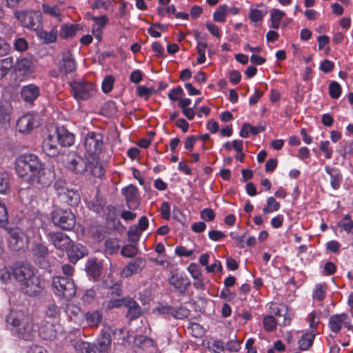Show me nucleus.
Here are the masks:
<instances>
[{
  "mask_svg": "<svg viewBox=\"0 0 353 353\" xmlns=\"http://www.w3.org/2000/svg\"><path fill=\"white\" fill-rule=\"evenodd\" d=\"M169 284L180 294H185L188 288L190 285V281L184 274L176 273L168 279Z\"/></svg>",
  "mask_w": 353,
  "mask_h": 353,
  "instance_id": "2eb2a0df",
  "label": "nucleus"
},
{
  "mask_svg": "<svg viewBox=\"0 0 353 353\" xmlns=\"http://www.w3.org/2000/svg\"><path fill=\"white\" fill-rule=\"evenodd\" d=\"M16 174L26 179L37 188L48 187L54 181L55 173L39 157L32 153L21 154L14 161Z\"/></svg>",
  "mask_w": 353,
  "mask_h": 353,
  "instance_id": "f257e3e1",
  "label": "nucleus"
},
{
  "mask_svg": "<svg viewBox=\"0 0 353 353\" xmlns=\"http://www.w3.org/2000/svg\"><path fill=\"white\" fill-rule=\"evenodd\" d=\"M28 44L27 41L23 38L19 37L14 42V48L19 52H23L28 49Z\"/></svg>",
  "mask_w": 353,
  "mask_h": 353,
  "instance_id": "0e129e2a",
  "label": "nucleus"
},
{
  "mask_svg": "<svg viewBox=\"0 0 353 353\" xmlns=\"http://www.w3.org/2000/svg\"><path fill=\"white\" fill-rule=\"evenodd\" d=\"M184 94L183 90L181 86L172 88L168 93V98L173 101H179Z\"/></svg>",
  "mask_w": 353,
  "mask_h": 353,
  "instance_id": "4d7b16f0",
  "label": "nucleus"
},
{
  "mask_svg": "<svg viewBox=\"0 0 353 353\" xmlns=\"http://www.w3.org/2000/svg\"><path fill=\"white\" fill-rule=\"evenodd\" d=\"M48 238L56 248L63 251H66L72 241L67 234L61 232H51Z\"/></svg>",
  "mask_w": 353,
  "mask_h": 353,
  "instance_id": "a211bd4d",
  "label": "nucleus"
},
{
  "mask_svg": "<svg viewBox=\"0 0 353 353\" xmlns=\"http://www.w3.org/2000/svg\"><path fill=\"white\" fill-rule=\"evenodd\" d=\"M16 74L23 77H28L33 72V65L31 59L26 57H19L14 62L12 68Z\"/></svg>",
  "mask_w": 353,
  "mask_h": 353,
  "instance_id": "6ab92c4d",
  "label": "nucleus"
},
{
  "mask_svg": "<svg viewBox=\"0 0 353 353\" xmlns=\"http://www.w3.org/2000/svg\"><path fill=\"white\" fill-rule=\"evenodd\" d=\"M239 13V9L237 7H228L227 5H222V22L225 20L227 14L236 15Z\"/></svg>",
  "mask_w": 353,
  "mask_h": 353,
  "instance_id": "e2e57ef3",
  "label": "nucleus"
},
{
  "mask_svg": "<svg viewBox=\"0 0 353 353\" xmlns=\"http://www.w3.org/2000/svg\"><path fill=\"white\" fill-rule=\"evenodd\" d=\"M147 262L143 257H137L130 261L122 270L121 274L124 277H130L140 273L146 266Z\"/></svg>",
  "mask_w": 353,
  "mask_h": 353,
  "instance_id": "dca6fc26",
  "label": "nucleus"
},
{
  "mask_svg": "<svg viewBox=\"0 0 353 353\" xmlns=\"http://www.w3.org/2000/svg\"><path fill=\"white\" fill-rule=\"evenodd\" d=\"M52 285L54 293L57 296L69 300L76 294V285L72 278L54 276Z\"/></svg>",
  "mask_w": 353,
  "mask_h": 353,
  "instance_id": "20e7f679",
  "label": "nucleus"
},
{
  "mask_svg": "<svg viewBox=\"0 0 353 353\" xmlns=\"http://www.w3.org/2000/svg\"><path fill=\"white\" fill-rule=\"evenodd\" d=\"M141 234L142 232L140 231V230L137 229L134 226H132L129 228V230L128 231V240L130 242L137 244L139 241Z\"/></svg>",
  "mask_w": 353,
  "mask_h": 353,
  "instance_id": "3c124183",
  "label": "nucleus"
},
{
  "mask_svg": "<svg viewBox=\"0 0 353 353\" xmlns=\"http://www.w3.org/2000/svg\"><path fill=\"white\" fill-rule=\"evenodd\" d=\"M285 16V12L274 8L270 10V28L273 29H279L280 27L281 21Z\"/></svg>",
  "mask_w": 353,
  "mask_h": 353,
  "instance_id": "473e14b6",
  "label": "nucleus"
},
{
  "mask_svg": "<svg viewBox=\"0 0 353 353\" xmlns=\"http://www.w3.org/2000/svg\"><path fill=\"white\" fill-rule=\"evenodd\" d=\"M10 120V107L7 103L0 102V122L8 123Z\"/></svg>",
  "mask_w": 353,
  "mask_h": 353,
  "instance_id": "a19ab883",
  "label": "nucleus"
},
{
  "mask_svg": "<svg viewBox=\"0 0 353 353\" xmlns=\"http://www.w3.org/2000/svg\"><path fill=\"white\" fill-rule=\"evenodd\" d=\"M39 38L45 43H52L57 41V32L52 30L50 32L41 31L39 34Z\"/></svg>",
  "mask_w": 353,
  "mask_h": 353,
  "instance_id": "de8ad7c7",
  "label": "nucleus"
},
{
  "mask_svg": "<svg viewBox=\"0 0 353 353\" xmlns=\"http://www.w3.org/2000/svg\"><path fill=\"white\" fill-rule=\"evenodd\" d=\"M69 85L72 97L77 101L88 100L95 92L94 85L85 80L74 81Z\"/></svg>",
  "mask_w": 353,
  "mask_h": 353,
  "instance_id": "6e6552de",
  "label": "nucleus"
},
{
  "mask_svg": "<svg viewBox=\"0 0 353 353\" xmlns=\"http://www.w3.org/2000/svg\"><path fill=\"white\" fill-rule=\"evenodd\" d=\"M8 215L6 206L0 202V228H4L8 223Z\"/></svg>",
  "mask_w": 353,
  "mask_h": 353,
  "instance_id": "bf43d9fd",
  "label": "nucleus"
},
{
  "mask_svg": "<svg viewBox=\"0 0 353 353\" xmlns=\"http://www.w3.org/2000/svg\"><path fill=\"white\" fill-rule=\"evenodd\" d=\"M191 334L196 338L201 337L205 334L204 328L197 323H190L188 326Z\"/></svg>",
  "mask_w": 353,
  "mask_h": 353,
  "instance_id": "5fc2aeb1",
  "label": "nucleus"
},
{
  "mask_svg": "<svg viewBox=\"0 0 353 353\" xmlns=\"http://www.w3.org/2000/svg\"><path fill=\"white\" fill-rule=\"evenodd\" d=\"M59 145L55 134H49L43 142L42 148L48 157H54L58 156L60 153Z\"/></svg>",
  "mask_w": 353,
  "mask_h": 353,
  "instance_id": "412c9836",
  "label": "nucleus"
},
{
  "mask_svg": "<svg viewBox=\"0 0 353 353\" xmlns=\"http://www.w3.org/2000/svg\"><path fill=\"white\" fill-rule=\"evenodd\" d=\"M57 334L54 325L50 322H43L38 330L39 337L43 340L52 341L56 338Z\"/></svg>",
  "mask_w": 353,
  "mask_h": 353,
  "instance_id": "b1692460",
  "label": "nucleus"
},
{
  "mask_svg": "<svg viewBox=\"0 0 353 353\" xmlns=\"http://www.w3.org/2000/svg\"><path fill=\"white\" fill-rule=\"evenodd\" d=\"M9 248L12 251H24L28 246V239L19 228H6Z\"/></svg>",
  "mask_w": 353,
  "mask_h": 353,
  "instance_id": "0eeeda50",
  "label": "nucleus"
},
{
  "mask_svg": "<svg viewBox=\"0 0 353 353\" xmlns=\"http://www.w3.org/2000/svg\"><path fill=\"white\" fill-rule=\"evenodd\" d=\"M85 319L90 327H97L102 321V314L99 310L87 312Z\"/></svg>",
  "mask_w": 353,
  "mask_h": 353,
  "instance_id": "2f4dec72",
  "label": "nucleus"
},
{
  "mask_svg": "<svg viewBox=\"0 0 353 353\" xmlns=\"http://www.w3.org/2000/svg\"><path fill=\"white\" fill-rule=\"evenodd\" d=\"M307 321L309 322V325L311 329H316L319 323V317L317 316L316 311L310 312L307 317Z\"/></svg>",
  "mask_w": 353,
  "mask_h": 353,
  "instance_id": "680f3d73",
  "label": "nucleus"
},
{
  "mask_svg": "<svg viewBox=\"0 0 353 353\" xmlns=\"http://www.w3.org/2000/svg\"><path fill=\"white\" fill-rule=\"evenodd\" d=\"M46 315L48 317H56L60 313L59 307L54 303H49L47 307Z\"/></svg>",
  "mask_w": 353,
  "mask_h": 353,
  "instance_id": "774afa93",
  "label": "nucleus"
},
{
  "mask_svg": "<svg viewBox=\"0 0 353 353\" xmlns=\"http://www.w3.org/2000/svg\"><path fill=\"white\" fill-rule=\"evenodd\" d=\"M33 254L36 256L45 258L48 255V250L46 246L42 244H37L33 249Z\"/></svg>",
  "mask_w": 353,
  "mask_h": 353,
  "instance_id": "052dcab7",
  "label": "nucleus"
},
{
  "mask_svg": "<svg viewBox=\"0 0 353 353\" xmlns=\"http://www.w3.org/2000/svg\"><path fill=\"white\" fill-rule=\"evenodd\" d=\"M114 79L112 76H108L102 81L101 88L104 93H109L113 88Z\"/></svg>",
  "mask_w": 353,
  "mask_h": 353,
  "instance_id": "13d9d810",
  "label": "nucleus"
},
{
  "mask_svg": "<svg viewBox=\"0 0 353 353\" xmlns=\"http://www.w3.org/2000/svg\"><path fill=\"white\" fill-rule=\"evenodd\" d=\"M54 134L61 147H70L74 143V134L68 131L64 125L57 126Z\"/></svg>",
  "mask_w": 353,
  "mask_h": 353,
  "instance_id": "aec40b11",
  "label": "nucleus"
},
{
  "mask_svg": "<svg viewBox=\"0 0 353 353\" xmlns=\"http://www.w3.org/2000/svg\"><path fill=\"white\" fill-rule=\"evenodd\" d=\"M248 232H245L243 234L239 235L236 232H231L230 233V236L232 238V239L234 241L236 245L239 248H245V236L246 235Z\"/></svg>",
  "mask_w": 353,
  "mask_h": 353,
  "instance_id": "603ef678",
  "label": "nucleus"
},
{
  "mask_svg": "<svg viewBox=\"0 0 353 353\" xmlns=\"http://www.w3.org/2000/svg\"><path fill=\"white\" fill-rule=\"evenodd\" d=\"M12 277L23 293L36 296L43 290L40 278L28 263H17L12 266Z\"/></svg>",
  "mask_w": 353,
  "mask_h": 353,
  "instance_id": "7ed1b4c3",
  "label": "nucleus"
},
{
  "mask_svg": "<svg viewBox=\"0 0 353 353\" xmlns=\"http://www.w3.org/2000/svg\"><path fill=\"white\" fill-rule=\"evenodd\" d=\"M77 28L74 24H64L61 26L59 35L61 39H68L75 36Z\"/></svg>",
  "mask_w": 353,
  "mask_h": 353,
  "instance_id": "f704fd0d",
  "label": "nucleus"
},
{
  "mask_svg": "<svg viewBox=\"0 0 353 353\" xmlns=\"http://www.w3.org/2000/svg\"><path fill=\"white\" fill-rule=\"evenodd\" d=\"M65 252L70 262L72 263H76L85 255V248L81 245H74L73 241H72Z\"/></svg>",
  "mask_w": 353,
  "mask_h": 353,
  "instance_id": "393cba45",
  "label": "nucleus"
},
{
  "mask_svg": "<svg viewBox=\"0 0 353 353\" xmlns=\"http://www.w3.org/2000/svg\"><path fill=\"white\" fill-rule=\"evenodd\" d=\"M154 311L160 315L173 317L174 307L168 304L161 303L154 309Z\"/></svg>",
  "mask_w": 353,
  "mask_h": 353,
  "instance_id": "a18cd8bd",
  "label": "nucleus"
},
{
  "mask_svg": "<svg viewBox=\"0 0 353 353\" xmlns=\"http://www.w3.org/2000/svg\"><path fill=\"white\" fill-rule=\"evenodd\" d=\"M338 225L347 234H353V221L349 215H345L342 220L339 222Z\"/></svg>",
  "mask_w": 353,
  "mask_h": 353,
  "instance_id": "37998d69",
  "label": "nucleus"
},
{
  "mask_svg": "<svg viewBox=\"0 0 353 353\" xmlns=\"http://www.w3.org/2000/svg\"><path fill=\"white\" fill-rule=\"evenodd\" d=\"M122 194L125 196L126 205L130 210H136L139 206V190L134 185H129L121 190Z\"/></svg>",
  "mask_w": 353,
  "mask_h": 353,
  "instance_id": "4468645a",
  "label": "nucleus"
},
{
  "mask_svg": "<svg viewBox=\"0 0 353 353\" xmlns=\"http://www.w3.org/2000/svg\"><path fill=\"white\" fill-rule=\"evenodd\" d=\"M327 285L325 283L317 284L312 292V298L319 302L323 301L325 298Z\"/></svg>",
  "mask_w": 353,
  "mask_h": 353,
  "instance_id": "c9c22d12",
  "label": "nucleus"
},
{
  "mask_svg": "<svg viewBox=\"0 0 353 353\" xmlns=\"http://www.w3.org/2000/svg\"><path fill=\"white\" fill-rule=\"evenodd\" d=\"M315 333L307 331L303 333L298 341L299 348L301 351H307L313 345Z\"/></svg>",
  "mask_w": 353,
  "mask_h": 353,
  "instance_id": "cd10ccee",
  "label": "nucleus"
},
{
  "mask_svg": "<svg viewBox=\"0 0 353 353\" xmlns=\"http://www.w3.org/2000/svg\"><path fill=\"white\" fill-rule=\"evenodd\" d=\"M86 271L94 281H97L101 274V265L96 259H90L86 265Z\"/></svg>",
  "mask_w": 353,
  "mask_h": 353,
  "instance_id": "c85d7f7f",
  "label": "nucleus"
},
{
  "mask_svg": "<svg viewBox=\"0 0 353 353\" xmlns=\"http://www.w3.org/2000/svg\"><path fill=\"white\" fill-rule=\"evenodd\" d=\"M84 157L99 156L103 145V137L99 132H89L84 138Z\"/></svg>",
  "mask_w": 353,
  "mask_h": 353,
  "instance_id": "9d476101",
  "label": "nucleus"
},
{
  "mask_svg": "<svg viewBox=\"0 0 353 353\" xmlns=\"http://www.w3.org/2000/svg\"><path fill=\"white\" fill-rule=\"evenodd\" d=\"M119 249V241L117 239L110 238L105 242V250L109 254H114Z\"/></svg>",
  "mask_w": 353,
  "mask_h": 353,
  "instance_id": "ea45409f",
  "label": "nucleus"
},
{
  "mask_svg": "<svg viewBox=\"0 0 353 353\" xmlns=\"http://www.w3.org/2000/svg\"><path fill=\"white\" fill-rule=\"evenodd\" d=\"M52 223L63 230H71L76 224L74 214L68 210L57 208L51 213Z\"/></svg>",
  "mask_w": 353,
  "mask_h": 353,
  "instance_id": "1a4fd4ad",
  "label": "nucleus"
},
{
  "mask_svg": "<svg viewBox=\"0 0 353 353\" xmlns=\"http://www.w3.org/2000/svg\"><path fill=\"white\" fill-rule=\"evenodd\" d=\"M325 171L330 176L331 187L335 190H339L343 182L341 171L336 168H331L329 165L325 166Z\"/></svg>",
  "mask_w": 353,
  "mask_h": 353,
  "instance_id": "a878e982",
  "label": "nucleus"
},
{
  "mask_svg": "<svg viewBox=\"0 0 353 353\" xmlns=\"http://www.w3.org/2000/svg\"><path fill=\"white\" fill-rule=\"evenodd\" d=\"M111 2L110 0H94V3L91 5L92 10H97L99 8H103L108 10Z\"/></svg>",
  "mask_w": 353,
  "mask_h": 353,
  "instance_id": "338daca9",
  "label": "nucleus"
},
{
  "mask_svg": "<svg viewBox=\"0 0 353 353\" xmlns=\"http://www.w3.org/2000/svg\"><path fill=\"white\" fill-rule=\"evenodd\" d=\"M74 347L77 353H98L96 345L86 341L77 342Z\"/></svg>",
  "mask_w": 353,
  "mask_h": 353,
  "instance_id": "72a5a7b5",
  "label": "nucleus"
},
{
  "mask_svg": "<svg viewBox=\"0 0 353 353\" xmlns=\"http://www.w3.org/2000/svg\"><path fill=\"white\" fill-rule=\"evenodd\" d=\"M124 306L128 308L127 317L130 320H134L141 315V307L134 299L127 297Z\"/></svg>",
  "mask_w": 353,
  "mask_h": 353,
  "instance_id": "bb28decb",
  "label": "nucleus"
},
{
  "mask_svg": "<svg viewBox=\"0 0 353 353\" xmlns=\"http://www.w3.org/2000/svg\"><path fill=\"white\" fill-rule=\"evenodd\" d=\"M43 12L46 14L61 19V12L58 6H50L48 4L43 3L42 5Z\"/></svg>",
  "mask_w": 353,
  "mask_h": 353,
  "instance_id": "49530a36",
  "label": "nucleus"
},
{
  "mask_svg": "<svg viewBox=\"0 0 353 353\" xmlns=\"http://www.w3.org/2000/svg\"><path fill=\"white\" fill-rule=\"evenodd\" d=\"M39 125V122L36 116L32 114H26L18 119L16 128L19 132L28 134Z\"/></svg>",
  "mask_w": 353,
  "mask_h": 353,
  "instance_id": "ddd939ff",
  "label": "nucleus"
},
{
  "mask_svg": "<svg viewBox=\"0 0 353 353\" xmlns=\"http://www.w3.org/2000/svg\"><path fill=\"white\" fill-rule=\"evenodd\" d=\"M126 299L127 297L111 299L107 302L105 308L108 310H112L113 308H119L122 305H125Z\"/></svg>",
  "mask_w": 353,
  "mask_h": 353,
  "instance_id": "6e6d98bb",
  "label": "nucleus"
},
{
  "mask_svg": "<svg viewBox=\"0 0 353 353\" xmlns=\"http://www.w3.org/2000/svg\"><path fill=\"white\" fill-rule=\"evenodd\" d=\"M138 251L139 250L136 244H128L121 248V254L125 257L132 258L137 255Z\"/></svg>",
  "mask_w": 353,
  "mask_h": 353,
  "instance_id": "c03bdc74",
  "label": "nucleus"
},
{
  "mask_svg": "<svg viewBox=\"0 0 353 353\" xmlns=\"http://www.w3.org/2000/svg\"><path fill=\"white\" fill-rule=\"evenodd\" d=\"M188 270L193 279H199L200 277H202L200 267L196 263H191L188 267Z\"/></svg>",
  "mask_w": 353,
  "mask_h": 353,
  "instance_id": "69168bd1",
  "label": "nucleus"
},
{
  "mask_svg": "<svg viewBox=\"0 0 353 353\" xmlns=\"http://www.w3.org/2000/svg\"><path fill=\"white\" fill-rule=\"evenodd\" d=\"M265 16V13L262 10L256 8H251L249 13L250 19L255 23L261 22Z\"/></svg>",
  "mask_w": 353,
  "mask_h": 353,
  "instance_id": "864d4df0",
  "label": "nucleus"
},
{
  "mask_svg": "<svg viewBox=\"0 0 353 353\" xmlns=\"http://www.w3.org/2000/svg\"><path fill=\"white\" fill-rule=\"evenodd\" d=\"M77 64L70 52L62 53L61 59L58 63L59 72L67 75L76 70Z\"/></svg>",
  "mask_w": 353,
  "mask_h": 353,
  "instance_id": "f3484780",
  "label": "nucleus"
},
{
  "mask_svg": "<svg viewBox=\"0 0 353 353\" xmlns=\"http://www.w3.org/2000/svg\"><path fill=\"white\" fill-rule=\"evenodd\" d=\"M111 341L112 339L110 334L102 332L100 337L98 339L97 345H96L98 353H108Z\"/></svg>",
  "mask_w": 353,
  "mask_h": 353,
  "instance_id": "c756f323",
  "label": "nucleus"
},
{
  "mask_svg": "<svg viewBox=\"0 0 353 353\" xmlns=\"http://www.w3.org/2000/svg\"><path fill=\"white\" fill-rule=\"evenodd\" d=\"M277 321L276 319L272 315H266L263 319V327L268 332H273L276 329Z\"/></svg>",
  "mask_w": 353,
  "mask_h": 353,
  "instance_id": "4c0bfd02",
  "label": "nucleus"
},
{
  "mask_svg": "<svg viewBox=\"0 0 353 353\" xmlns=\"http://www.w3.org/2000/svg\"><path fill=\"white\" fill-rule=\"evenodd\" d=\"M14 67V59L12 57H7L0 59V80L4 79Z\"/></svg>",
  "mask_w": 353,
  "mask_h": 353,
  "instance_id": "7c9ffc66",
  "label": "nucleus"
},
{
  "mask_svg": "<svg viewBox=\"0 0 353 353\" xmlns=\"http://www.w3.org/2000/svg\"><path fill=\"white\" fill-rule=\"evenodd\" d=\"M173 317L176 319H183L188 318L190 314V310L184 306L179 307H174Z\"/></svg>",
  "mask_w": 353,
  "mask_h": 353,
  "instance_id": "8fccbe9b",
  "label": "nucleus"
},
{
  "mask_svg": "<svg viewBox=\"0 0 353 353\" xmlns=\"http://www.w3.org/2000/svg\"><path fill=\"white\" fill-rule=\"evenodd\" d=\"M40 89L34 84H29L23 86L21 90L22 99L28 103H32L39 96Z\"/></svg>",
  "mask_w": 353,
  "mask_h": 353,
  "instance_id": "5701e85b",
  "label": "nucleus"
},
{
  "mask_svg": "<svg viewBox=\"0 0 353 353\" xmlns=\"http://www.w3.org/2000/svg\"><path fill=\"white\" fill-rule=\"evenodd\" d=\"M53 187L59 199L68 205L75 207L80 203L81 196L79 191L73 188H69L65 180H56Z\"/></svg>",
  "mask_w": 353,
  "mask_h": 353,
  "instance_id": "39448f33",
  "label": "nucleus"
},
{
  "mask_svg": "<svg viewBox=\"0 0 353 353\" xmlns=\"http://www.w3.org/2000/svg\"><path fill=\"white\" fill-rule=\"evenodd\" d=\"M85 159L87 171L88 170L94 177L101 178L105 174V170L100 162L99 156L85 157Z\"/></svg>",
  "mask_w": 353,
  "mask_h": 353,
  "instance_id": "4be33fe9",
  "label": "nucleus"
},
{
  "mask_svg": "<svg viewBox=\"0 0 353 353\" xmlns=\"http://www.w3.org/2000/svg\"><path fill=\"white\" fill-rule=\"evenodd\" d=\"M14 17L23 27L28 30L37 31L42 28V14L41 11H17L14 12Z\"/></svg>",
  "mask_w": 353,
  "mask_h": 353,
  "instance_id": "423d86ee",
  "label": "nucleus"
},
{
  "mask_svg": "<svg viewBox=\"0 0 353 353\" xmlns=\"http://www.w3.org/2000/svg\"><path fill=\"white\" fill-rule=\"evenodd\" d=\"M65 167L74 174H83L87 171L86 159L75 152H70L68 155Z\"/></svg>",
  "mask_w": 353,
  "mask_h": 353,
  "instance_id": "9b49d317",
  "label": "nucleus"
},
{
  "mask_svg": "<svg viewBox=\"0 0 353 353\" xmlns=\"http://www.w3.org/2000/svg\"><path fill=\"white\" fill-rule=\"evenodd\" d=\"M280 208V203L276 201L274 196H270L267 199L266 206L263 208V212L264 214H268L278 211Z\"/></svg>",
  "mask_w": 353,
  "mask_h": 353,
  "instance_id": "e433bc0d",
  "label": "nucleus"
},
{
  "mask_svg": "<svg viewBox=\"0 0 353 353\" xmlns=\"http://www.w3.org/2000/svg\"><path fill=\"white\" fill-rule=\"evenodd\" d=\"M6 327L11 334L20 339L32 341L37 334V326L32 317L21 311L11 310L6 318Z\"/></svg>",
  "mask_w": 353,
  "mask_h": 353,
  "instance_id": "f03ea898",
  "label": "nucleus"
},
{
  "mask_svg": "<svg viewBox=\"0 0 353 353\" xmlns=\"http://www.w3.org/2000/svg\"><path fill=\"white\" fill-rule=\"evenodd\" d=\"M328 327L335 334L339 333L343 327H346L347 330L353 329L350 318L346 313L336 314L330 316L328 321Z\"/></svg>",
  "mask_w": 353,
  "mask_h": 353,
  "instance_id": "f8f14e48",
  "label": "nucleus"
},
{
  "mask_svg": "<svg viewBox=\"0 0 353 353\" xmlns=\"http://www.w3.org/2000/svg\"><path fill=\"white\" fill-rule=\"evenodd\" d=\"M157 90H154L145 85H139L137 88V95L140 97H143L145 100H148L152 92L157 93Z\"/></svg>",
  "mask_w": 353,
  "mask_h": 353,
  "instance_id": "09e8293b",
  "label": "nucleus"
},
{
  "mask_svg": "<svg viewBox=\"0 0 353 353\" xmlns=\"http://www.w3.org/2000/svg\"><path fill=\"white\" fill-rule=\"evenodd\" d=\"M329 95L332 99H338L342 93V88L339 83L332 81L328 86Z\"/></svg>",
  "mask_w": 353,
  "mask_h": 353,
  "instance_id": "58836bf2",
  "label": "nucleus"
},
{
  "mask_svg": "<svg viewBox=\"0 0 353 353\" xmlns=\"http://www.w3.org/2000/svg\"><path fill=\"white\" fill-rule=\"evenodd\" d=\"M10 177L8 172L0 170V194H5L9 189Z\"/></svg>",
  "mask_w": 353,
  "mask_h": 353,
  "instance_id": "79ce46f5",
  "label": "nucleus"
}]
</instances>
